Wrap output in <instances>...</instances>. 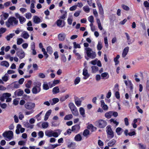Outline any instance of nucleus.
Instances as JSON below:
<instances>
[{"instance_id": "f257e3e1", "label": "nucleus", "mask_w": 149, "mask_h": 149, "mask_svg": "<svg viewBox=\"0 0 149 149\" xmlns=\"http://www.w3.org/2000/svg\"><path fill=\"white\" fill-rule=\"evenodd\" d=\"M61 130L60 129H57L53 131L51 130H48L45 132V135L47 137H53L57 138L61 134Z\"/></svg>"}, {"instance_id": "f03ea898", "label": "nucleus", "mask_w": 149, "mask_h": 149, "mask_svg": "<svg viewBox=\"0 0 149 149\" xmlns=\"http://www.w3.org/2000/svg\"><path fill=\"white\" fill-rule=\"evenodd\" d=\"M18 23V20L14 17H9L8 21L6 22V26L8 27H9L11 26L16 25Z\"/></svg>"}, {"instance_id": "7ed1b4c3", "label": "nucleus", "mask_w": 149, "mask_h": 149, "mask_svg": "<svg viewBox=\"0 0 149 149\" xmlns=\"http://www.w3.org/2000/svg\"><path fill=\"white\" fill-rule=\"evenodd\" d=\"M84 49L85 52L88 57L92 59L96 57V55L95 52H93L91 48L90 47L85 48Z\"/></svg>"}, {"instance_id": "20e7f679", "label": "nucleus", "mask_w": 149, "mask_h": 149, "mask_svg": "<svg viewBox=\"0 0 149 149\" xmlns=\"http://www.w3.org/2000/svg\"><path fill=\"white\" fill-rule=\"evenodd\" d=\"M69 107L71 110L72 113L74 116H77L79 115V113L78 110L73 103L72 102L70 103L69 104Z\"/></svg>"}, {"instance_id": "39448f33", "label": "nucleus", "mask_w": 149, "mask_h": 149, "mask_svg": "<svg viewBox=\"0 0 149 149\" xmlns=\"http://www.w3.org/2000/svg\"><path fill=\"white\" fill-rule=\"evenodd\" d=\"M3 135L4 137L7 138L6 140L9 141L13 138V132L11 131H8L5 132Z\"/></svg>"}, {"instance_id": "423d86ee", "label": "nucleus", "mask_w": 149, "mask_h": 149, "mask_svg": "<svg viewBox=\"0 0 149 149\" xmlns=\"http://www.w3.org/2000/svg\"><path fill=\"white\" fill-rule=\"evenodd\" d=\"M96 125L100 128L105 127L107 125L106 122L103 120L100 119L97 121L95 122Z\"/></svg>"}, {"instance_id": "0eeeda50", "label": "nucleus", "mask_w": 149, "mask_h": 149, "mask_svg": "<svg viewBox=\"0 0 149 149\" xmlns=\"http://www.w3.org/2000/svg\"><path fill=\"white\" fill-rule=\"evenodd\" d=\"M41 84L40 83L37 84L32 89V92L33 94H36L40 91Z\"/></svg>"}, {"instance_id": "6e6552de", "label": "nucleus", "mask_w": 149, "mask_h": 149, "mask_svg": "<svg viewBox=\"0 0 149 149\" xmlns=\"http://www.w3.org/2000/svg\"><path fill=\"white\" fill-rule=\"evenodd\" d=\"M15 15L16 18L19 19L20 24H22L26 21V19L23 16H21L18 13H15Z\"/></svg>"}, {"instance_id": "1a4fd4ad", "label": "nucleus", "mask_w": 149, "mask_h": 149, "mask_svg": "<svg viewBox=\"0 0 149 149\" xmlns=\"http://www.w3.org/2000/svg\"><path fill=\"white\" fill-rule=\"evenodd\" d=\"M24 107L27 109L31 110L34 109L35 107V104L33 102H28L25 104Z\"/></svg>"}, {"instance_id": "9d476101", "label": "nucleus", "mask_w": 149, "mask_h": 149, "mask_svg": "<svg viewBox=\"0 0 149 149\" xmlns=\"http://www.w3.org/2000/svg\"><path fill=\"white\" fill-rule=\"evenodd\" d=\"M11 94L8 93H3L2 95H0V100L1 101L3 102L5 99L11 96Z\"/></svg>"}, {"instance_id": "9b49d317", "label": "nucleus", "mask_w": 149, "mask_h": 149, "mask_svg": "<svg viewBox=\"0 0 149 149\" xmlns=\"http://www.w3.org/2000/svg\"><path fill=\"white\" fill-rule=\"evenodd\" d=\"M16 54L20 59L24 58L25 56V54L24 51L22 49H21L17 52Z\"/></svg>"}, {"instance_id": "f8f14e48", "label": "nucleus", "mask_w": 149, "mask_h": 149, "mask_svg": "<svg viewBox=\"0 0 149 149\" xmlns=\"http://www.w3.org/2000/svg\"><path fill=\"white\" fill-rule=\"evenodd\" d=\"M16 128L15 130V132L17 134H19L20 133V132L22 133H23L25 130V128L22 127L21 125L19 124L17 125Z\"/></svg>"}, {"instance_id": "ddd939ff", "label": "nucleus", "mask_w": 149, "mask_h": 149, "mask_svg": "<svg viewBox=\"0 0 149 149\" xmlns=\"http://www.w3.org/2000/svg\"><path fill=\"white\" fill-rule=\"evenodd\" d=\"M66 37V34L64 32H61L58 34V40L61 41H64Z\"/></svg>"}, {"instance_id": "4468645a", "label": "nucleus", "mask_w": 149, "mask_h": 149, "mask_svg": "<svg viewBox=\"0 0 149 149\" xmlns=\"http://www.w3.org/2000/svg\"><path fill=\"white\" fill-rule=\"evenodd\" d=\"M36 3L35 0H32L30 6V11L32 13H35L36 12V11L34 9L35 8V3Z\"/></svg>"}, {"instance_id": "2eb2a0df", "label": "nucleus", "mask_w": 149, "mask_h": 149, "mask_svg": "<svg viewBox=\"0 0 149 149\" xmlns=\"http://www.w3.org/2000/svg\"><path fill=\"white\" fill-rule=\"evenodd\" d=\"M33 22L36 24H38L42 22L40 18L37 15H34L33 17Z\"/></svg>"}, {"instance_id": "dca6fc26", "label": "nucleus", "mask_w": 149, "mask_h": 149, "mask_svg": "<svg viewBox=\"0 0 149 149\" xmlns=\"http://www.w3.org/2000/svg\"><path fill=\"white\" fill-rule=\"evenodd\" d=\"M56 24L58 26L62 28L65 26V22L63 20L59 19L57 21Z\"/></svg>"}, {"instance_id": "f3484780", "label": "nucleus", "mask_w": 149, "mask_h": 149, "mask_svg": "<svg viewBox=\"0 0 149 149\" xmlns=\"http://www.w3.org/2000/svg\"><path fill=\"white\" fill-rule=\"evenodd\" d=\"M83 75L84 77L83 79H86L88 78L90 76V74L88 73L87 69L86 68H84L83 70Z\"/></svg>"}, {"instance_id": "a211bd4d", "label": "nucleus", "mask_w": 149, "mask_h": 149, "mask_svg": "<svg viewBox=\"0 0 149 149\" xmlns=\"http://www.w3.org/2000/svg\"><path fill=\"white\" fill-rule=\"evenodd\" d=\"M107 132L108 135H109V138H112L114 137L113 132L110 127L108 128Z\"/></svg>"}, {"instance_id": "6ab92c4d", "label": "nucleus", "mask_w": 149, "mask_h": 149, "mask_svg": "<svg viewBox=\"0 0 149 149\" xmlns=\"http://www.w3.org/2000/svg\"><path fill=\"white\" fill-rule=\"evenodd\" d=\"M124 82L126 86L128 88H130L131 90L133 89V86L131 81L129 80H125Z\"/></svg>"}, {"instance_id": "aec40b11", "label": "nucleus", "mask_w": 149, "mask_h": 149, "mask_svg": "<svg viewBox=\"0 0 149 149\" xmlns=\"http://www.w3.org/2000/svg\"><path fill=\"white\" fill-rule=\"evenodd\" d=\"M21 36L24 39H27L29 37V35L27 31H24L22 33Z\"/></svg>"}, {"instance_id": "412c9836", "label": "nucleus", "mask_w": 149, "mask_h": 149, "mask_svg": "<svg viewBox=\"0 0 149 149\" xmlns=\"http://www.w3.org/2000/svg\"><path fill=\"white\" fill-rule=\"evenodd\" d=\"M2 14L0 15L1 19L4 20L7 19L9 16L8 14L4 12H2Z\"/></svg>"}, {"instance_id": "4be33fe9", "label": "nucleus", "mask_w": 149, "mask_h": 149, "mask_svg": "<svg viewBox=\"0 0 149 149\" xmlns=\"http://www.w3.org/2000/svg\"><path fill=\"white\" fill-rule=\"evenodd\" d=\"M60 82V81L59 80L57 79L54 80L52 83L51 82H49V84L50 86V88L58 84Z\"/></svg>"}, {"instance_id": "5701e85b", "label": "nucleus", "mask_w": 149, "mask_h": 149, "mask_svg": "<svg viewBox=\"0 0 149 149\" xmlns=\"http://www.w3.org/2000/svg\"><path fill=\"white\" fill-rule=\"evenodd\" d=\"M72 131L77 132L80 129V126L79 125H75L72 127Z\"/></svg>"}, {"instance_id": "b1692460", "label": "nucleus", "mask_w": 149, "mask_h": 149, "mask_svg": "<svg viewBox=\"0 0 149 149\" xmlns=\"http://www.w3.org/2000/svg\"><path fill=\"white\" fill-rule=\"evenodd\" d=\"M101 103V106L102 109L105 111H107L108 109V107L106 104L103 100H102L100 101Z\"/></svg>"}, {"instance_id": "393cba45", "label": "nucleus", "mask_w": 149, "mask_h": 149, "mask_svg": "<svg viewBox=\"0 0 149 149\" xmlns=\"http://www.w3.org/2000/svg\"><path fill=\"white\" fill-rule=\"evenodd\" d=\"M87 128L88 129L91 130L92 132H94L97 130V128L91 124L88 125L87 127Z\"/></svg>"}, {"instance_id": "a878e982", "label": "nucleus", "mask_w": 149, "mask_h": 149, "mask_svg": "<svg viewBox=\"0 0 149 149\" xmlns=\"http://www.w3.org/2000/svg\"><path fill=\"white\" fill-rule=\"evenodd\" d=\"M50 86L49 84V82L47 83V82H44L43 84V89L46 90H48Z\"/></svg>"}, {"instance_id": "bb28decb", "label": "nucleus", "mask_w": 149, "mask_h": 149, "mask_svg": "<svg viewBox=\"0 0 149 149\" xmlns=\"http://www.w3.org/2000/svg\"><path fill=\"white\" fill-rule=\"evenodd\" d=\"M129 48L127 47H125L124 49L123 53L122 56L123 57H125L129 51Z\"/></svg>"}, {"instance_id": "cd10ccee", "label": "nucleus", "mask_w": 149, "mask_h": 149, "mask_svg": "<svg viewBox=\"0 0 149 149\" xmlns=\"http://www.w3.org/2000/svg\"><path fill=\"white\" fill-rule=\"evenodd\" d=\"M52 112V110L51 109H50L46 113L44 117V120L45 121L47 120L49 116L50 115V114H51Z\"/></svg>"}, {"instance_id": "c85d7f7f", "label": "nucleus", "mask_w": 149, "mask_h": 149, "mask_svg": "<svg viewBox=\"0 0 149 149\" xmlns=\"http://www.w3.org/2000/svg\"><path fill=\"white\" fill-rule=\"evenodd\" d=\"M74 139L76 141H79L81 140L82 139V137L81 135L80 134H78L76 135V136H75Z\"/></svg>"}, {"instance_id": "c756f323", "label": "nucleus", "mask_w": 149, "mask_h": 149, "mask_svg": "<svg viewBox=\"0 0 149 149\" xmlns=\"http://www.w3.org/2000/svg\"><path fill=\"white\" fill-rule=\"evenodd\" d=\"M52 91L53 94H56L59 93L60 92L59 87L58 86L54 87L52 89Z\"/></svg>"}, {"instance_id": "7c9ffc66", "label": "nucleus", "mask_w": 149, "mask_h": 149, "mask_svg": "<svg viewBox=\"0 0 149 149\" xmlns=\"http://www.w3.org/2000/svg\"><path fill=\"white\" fill-rule=\"evenodd\" d=\"M112 111H109L106 112L104 115L105 117L109 119L111 118L112 116Z\"/></svg>"}, {"instance_id": "2f4dec72", "label": "nucleus", "mask_w": 149, "mask_h": 149, "mask_svg": "<svg viewBox=\"0 0 149 149\" xmlns=\"http://www.w3.org/2000/svg\"><path fill=\"white\" fill-rule=\"evenodd\" d=\"M15 36L14 33H11L7 35L5 37L6 39L8 41H9L10 39L12 38Z\"/></svg>"}, {"instance_id": "473e14b6", "label": "nucleus", "mask_w": 149, "mask_h": 149, "mask_svg": "<svg viewBox=\"0 0 149 149\" xmlns=\"http://www.w3.org/2000/svg\"><path fill=\"white\" fill-rule=\"evenodd\" d=\"M116 142L115 140L113 139L108 143V145L109 147H112L115 144Z\"/></svg>"}, {"instance_id": "72a5a7b5", "label": "nucleus", "mask_w": 149, "mask_h": 149, "mask_svg": "<svg viewBox=\"0 0 149 149\" xmlns=\"http://www.w3.org/2000/svg\"><path fill=\"white\" fill-rule=\"evenodd\" d=\"M116 132L118 135H120L122 133L123 129L120 127L117 128L116 130Z\"/></svg>"}, {"instance_id": "f704fd0d", "label": "nucleus", "mask_w": 149, "mask_h": 149, "mask_svg": "<svg viewBox=\"0 0 149 149\" xmlns=\"http://www.w3.org/2000/svg\"><path fill=\"white\" fill-rule=\"evenodd\" d=\"M73 116L72 114H69L66 115L64 118L65 120H69L73 118Z\"/></svg>"}, {"instance_id": "c9c22d12", "label": "nucleus", "mask_w": 149, "mask_h": 149, "mask_svg": "<svg viewBox=\"0 0 149 149\" xmlns=\"http://www.w3.org/2000/svg\"><path fill=\"white\" fill-rule=\"evenodd\" d=\"M32 83V81L29 80L27 81V82L25 84V86L26 88H31Z\"/></svg>"}, {"instance_id": "e433bc0d", "label": "nucleus", "mask_w": 149, "mask_h": 149, "mask_svg": "<svg viewBox=\"0 0 149 149\" xmlns=\"http://www.w3.org/2000/svg\"><path fill=\"white\" fill-rule=\"evenodd\" d=\"M15 93L18 96H22L24 93L23 91L19 89L15 92Z\"/></svg>"}, {"instance_id": "4c0bfd02", "label": "nucleus", "mask_w": 149, "mask_h": 149, "mask_svg": "<svg viewBox=\"0 0 149 149\" xmlns=\"http://www.w3.org/2000/svg\"><path fill=\"white\" fill-rule=\"evenodd\" d=\"M0 65L2 66H5L6 67H8L9 65V63L6 61H2L0 63Z\"/></svg>"}, {"instance_id": "58836bf2", "label": "nucleus", "mask_w": 149, "mask_h": 149, "mask_svg": "<svg viewBox=\"0 0 149 149\" xmlns=\"http://www.w3.org/2000/svg\"><path fill=\"white\" fill-rule=\"evenodd\" d=\"M97 24L98 26L99 29L101 31L103 29V27L102 26L100 21L99 19H97Z\"/></svg>"}, {"instance_id": "ea45409f", "label": "nucleus", "mask_w": 149, "mask_h": 149, "mask_svg": "<svg viewBox=\"0 0 149 149\" xmlns=\"http://www.w3.org/2000/svg\"><path fill=\"white\" fill-rule=\"evenodd\" d=\"M102 77L103 79H107L109 77V76L108 73L107 72H104L101 74Z\"/></svg>"}, {"instance_id": "a19ab883", "label": "nucleus", "mask_w": 149, "mask_h": 149, "mask_svg": "<svg viewBox=\"0 0 149 149\" xmlns=\"http://www.w3.org/2000/svg\"><path fill=\"white\" fill-rule=\"evenodd\" d=\"M109 121L111 123L115 124L116 126H117L119 124V122L116 121V120L114 119H111Z\"/></svg>"}, {"instance_id": "79ce46f5", "label": "nucleus", "mask_w": 149, "mask_h": 149, "mask_svg": "<svg viewBox=\"0 0 149 149\" xmlns=\"http://www.w3.org/2000/svg\"><path fill=\"white\" fill-rule=\"evenodd\" d=\"M24 42L23 39L21 38H18L17 40V44L18 45L22 44Z\"/></svg>"}, {"instance_id": "37998d69", "label": "nucleus", "mask_w": 149, "mask_h": 149, "mask_svg": "<svg viewBox=\"0 0 149 149\" xmlns=\"http://www.w3.org/2000/svg\"><path fill=\"white\" fill-rule=\"evenodd\" d=\"M69 97V95L66 94L64 96H63L61 97L60 98V100L62 102H63L68 98Z\"/></svg>"}, {"instance_id": "c03bdc74", "label": "nucleus", "mask_w": 149, "mask_h": 149, "mask_svg": "<svg viewBox=\"0 0 149 149\" xmlns=\"http://www.w3.org/2000/svg\"><path fill=\"white\" fill-rule=\"evenodd\" d=\"M120 57V56L119 55H117L116 57L114 59V61L115 62L116 65H117L119 64V61L118 59Z\"/></svg>"}, {"instance_id": "a18cd8bd", "label": "nucleus", "mask_w": 149, "mask_h": 149, "mask_svg": "<svg viewBox=\"0 0 149 149\" xmlns=\"http://www.w3.org/2000/svg\"><path fill=\"white\" fill-rule=\"evenodd\" d=\"M49 126V123L47 122H44L42 123V126L44 129L47 128Z\"/></svg>"}, {"instance_id": "49530a36", "label": "nucleus", "mask_w": 149, "mask_h": 149, "mask_svg": "<svg viewBox=\"0 0 149 149\" xmlns=\"http://www.w3.org/2000/svg\"><path fill=\"white\" fill-rule=\"evenodd\" d=\"M92 72L93 73H96L98 70V68L96 66H93L91 67Z\"/></svg>"}, {"instance_id": "de8ad7c7", "label": "nucleus", "mask_w": 149, "mask_h": 149, "mask_svg": "<svg viewBox=\"0 0 149 149\" xmlns=\"http://www.w3.org/2000/svg\"><path fill=\"white\" fill-rule=\"evenodd\" d=\"M84 10L86 13H88L90 11V8L88 6H84L83 8Z\"/></svg>"}, {"instance_id": "09e8293b", "label": "nucleus", "mask_w": 149, "mask_h": 149, "mask_svg": "<svg viewBox=\"0 0 149 149\" xmlns=\"http://www.w3.org/2000/svg\"><path fill=\"white\" fill-rule=\"evenodd\" d=\"M102 48V44L101 42L99 41L97 45V49L100 51L101 50Z\"/></svg>"}, {"instance_id": "8fccbe9b", "label": "nucleus", "mask_w": 149, "mask_h": 149, "mask_svg": "<svg viewBox=\"0 0 149 149\" xmlns=\"http://www.w3.org/2000/svg\"><path fill=\"white\" fill-rule=\"evenodd\" d=\"M79 111L80 114L84 117H85V110L82 107H80L79 108Z\"/></svg>"}, {"instance_id": "3c124183", "label": "nucleus", "mask_w": 149, "mask_h": 149, "mask_svg": "<svg viewBox=\"0 0 149 149\" xmlns=\"http://www.w3.org/2000/svg\"><path fill=\"white\" fill-rule=\"evenodd\" d=\"M90 134V131L87 129L85 130L83 133V135L84 136H87Z\"/></svg>"}, {"instance_id": "603ef678", "label": "nucleus", "mask_w": 149, "mask_h": 149, "mask_svg": "<svg viewBox=\"0 0 149 149\" xmlns=\"http://www.w3.org/2000/svg\"><path fill=\"white\" fill-rule=\"evenodd\" d=\"M25 16L26 19H30L32 17V15L30 13H27L25 14Z\"/></svg>"}, {"instance_id": "864d4df0", "label": "nucleus", "mask_w": 149, "mask_h": 149, "mask_svg": "<svg viewBox=\"0 0 149 149\" xmlns=\"http://www.w3.org/2000/svg\"><path fill=\"white\" fill-rule=\"evenodd\" d=\"M47 52L49 54H51L53 53V49L51 46L48 47L46 49Z\"/></svg>"}, {"instance_id": "5fc2aeb1", "label": "nucleus", "mask_w": 149, "mask_h": 149, "mask_svg": "<svg viewBox=\"0 0 149 149\" xmlns=\"http://www.w3.org/2000/svg\"><path fill=\"white\" fill-rule=\"evenodd\" d=\"M81 79L80 77H77L75 79L74 81V84L77 85L78 84L80 81Z\"/></svg>"}, {"instance_id": "6e6d98bb", "label": "nucleus", "mask_w": 149, "mask_h": 149, "mask_svg": "<svg viewBox=\"0 0 149 149\" xmlns=\"http://www.w3.org/2000/svg\"><path fill=\"white\" fill-rule=\"evenodd\" d=\"M75 102L76 105L78 107L80 106L81 104V101L79 99L75 100Z\"/></svg>"}, {"instance_id": "4d7b16f0", "label": "nucleus", "mask_w": 149, "mask_h": 149, "mask_svg": "<svg viewBox=\"0 0 149 149\" xmlns=\"http://www.w3.org/2000/svg\"><path fill=\"white\" fill-rule=\"evenodd\" d=\"M97 4L99 7L100 11L102 13H103V10L101 4L99 2L97 3Z\"/></svg>"}, {"instance_id": "13d9d810", "label": "nucleus", "mask_w": 149, "mask_h": 149, "mask_svg": "<svg viewBox=\"0 0 149 149\" xmlns=\"http://www.w3.org/2000/svg\"><path fill=\"white\" fill-rule=\"evenodd\" d=\"M53 102L51 103L52 105H53L59 101V99L58 98H54L52 99Z\"/></svg>"}, {"instance_id": "bf43d9fd", "label": "nucleus", "mask_w": 149, "mask_h": 149, "mask_svg": "<svg viewBox=\"0 0 149 149\" xmlns=\"http://www.w3.org/2000/svg\"><path fill=\"white\" fill-rule=\"evenodd\" d=\"M74 48H81V46L79 44H77L76 42H74L73 43Z\"/></svg>"}, {"instance_id": "052dcab7", "label": "nucleus", "mask_w": 149, "mask_h": 149, "mask_svg": "<svg viewBox=\"0 0 149 149\" xmlns=\"http://www.w3.org/2000/svg\"><path fill=\"white\" fill-rule=\"evenodd\" d=\"M2 79L3 81H7L8 79V76H7V74H6L2 78Z\"/></svg>"}, {"instance_id": "680f3d73", "label": "nucleus", "mask_w": 149, "mask_h": 149, "mask_svg": "<svg viewBox=\"0 0 149 149\" xmlns=\"http://www.w3.org/2000/svg\"><path fill=\"white\" fill-rule=\"evenodd\" d=\"M88 21L91 23H93L94 22V18L93 16H90L88 18Z\"/></svg>"}, {"instance_id": "e2e57ef3", "label": "nucleus", "mask_w": 149, "mask_h": 149, "mask_svg": "<svg viewBox=\"0 0 149 149\" xmlns=\"http://www.w3.org/2000/svg\"><path fill=\"white\" fill-rule=\"evenodd\" d=\"M73 52L75 54L76 56L78 57V58H81V55L79 53L77 52L76 50L74 49L73 51Z\"/></svg>"}, {"instance_id": "0e129e2a", "label": "nucleus", "mask_w": 149, "mask_h": 149, "mask_svg": "<svg viewBox=\"0 0 149 149\" xmlns=\"http://www.w3.org/2000/svg\"><path fill=\"white\" fill-rule=\"evenodd\" d=\"M69 24L71 25L72 24L73 21V18L72 17H69L67 20Z\"/></svg>"}, {"instance_id": "69168bd1", "label": "nucleus", "mask_w": 149, "mask_h": 149, "mask_svg": "<svg viewBox=\"0 0 149 149\" xmlns=\"http://www.w3.org/2000/svg\"><path fill=\"white\" fill-rule=\"evenodd\" d=\"M138 145L139 148L141 149H146V145H143L141 143H139Z\"/></svg>"}, {"instance_id": "338daca9", "label": "nucleus", "mask_w": 149, "mask_h": 149, "mask_svg": "<svg viewBox=\"0 0 149 149\" xmlns=\"http://www.w3.org/2000/svg\"><path fill=\"white\" fill-rule=\"evenodd\" d=\"M20 11L22 13H24L27 11V10L26 8H21L19 9Z\"/></svg>"}, {"instance_id": "774afa93", "label": "nucleus", "mask_w": 149, "mask_h": 149, "mask_svg": "<svg viewBox=\"0 0 149 149\" xmlns=\"http://www.w3.org/2000/svg\"><path fill=\"white\" fill-rule=\"evenodd\" d=\"M44 133L42 131H39L38 133V135L40 138H42L44 136Z\"/></svg>"}]
</instances>
